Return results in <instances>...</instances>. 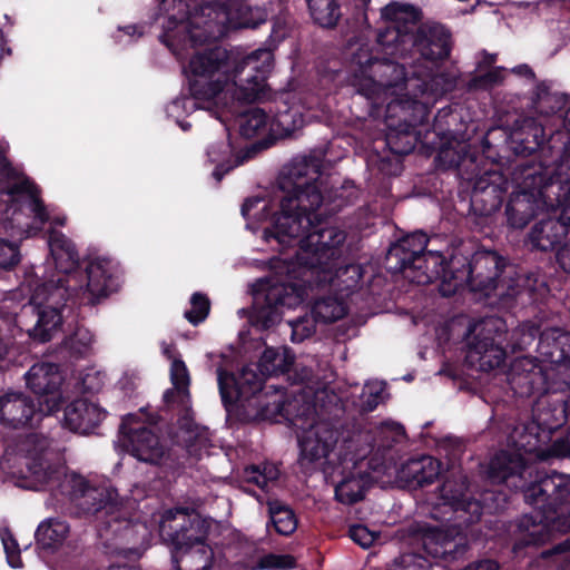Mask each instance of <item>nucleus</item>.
Segmentation results:
<instances>
[{
	"instance_id": "nucleus-33",
	"label": "nucleus",
	"mask_w": 570,
	"mask_h": 570,
	"mask_svg": "<svg viewBox=\"0 0 570 570\" xmlns=\"http://www.w3.org/2000/svg\"><path fill=\"white\" fill-rule=\"evenodd\" d=\"M107 412L87 399H76L62 410V426L71 432L89 434L97 429Z\"/></svg>"
},
{
	"instance_id": "nucleus-11",
	"label": "nucleus",
	"mask_w": 570,
	"mask_h": 570,
	"mask_svg": "<svg viewBox=\"0 0 570 570\" xmlns=\"http://www.w3.org/2000/svg\"><path fill=\"white\" fill-rule=\"evenodd\" d=\"M567 420L568 402L563 395L541 396L534 407V419L513 436L514 446L528 454L569 456L570 428L566 435Z\"/></svg>"
},
{
	"instance_id": "nucleus-30",
	"label": "nucleus",
	"mask_w": 570,
	"mask_h": 570,
	"mask_svg": "<svg viewBox=\"0 0 570 570\" xmlns=\"http://www.w3.org/2000/svg\"><path fill=\"white\" fill-rule=\"evenodd\" d=\"M561 209L562 214L559 218L541 219L531 228L528 242L532 249L552 252L562 247L561 245L570 234V217L566 216V212L570 208Z\"/></svg>"
},
{
	"instance_id": "nucleus-62",
	"label": "nucleus",
	"mask_w": 570,
	"mask_h": 570,
	"mask_svg": "<svg viewBox=\"0 0 570 570\" xmlns=\"http://www.w3.org/2000/svg\"><path fill=\"white\" fill-rule=\"evenodd\" d=\"M562 175L566 176V184H562L563 189H561V193H558V205L566 209L570 208V167H563L562 170L558 168L554 175L556 179H560Z\"/></svg>"
},
{
	"instance_id": "nucleus-16",
	"label": "nucleus",
	"mask_w": 570,
	"mask_h": 570,
	"mask_svg": "<svg viewBox=\"0 0 570 570\" xmlns=\"http://www.w3.org/2000/svg\"><path fill=\"white\" fill-rule=\"evenodd\" d=\"M429 101H391L386 107L384 124L386 127L385 146L391 154L406 156L417 142L431 148L430 132L422 136L424 125L430 117Z\"/></svg>"
},
{
	"instance_id": "nucleus-39",
	"label": "nucleus",
	"mask_w": 570,
	"mask_h": 570,
	"mask_svg": "<svg viewBox=\"0 0 570 570\" xmlns=\"http://www.w3.org/2000/svg\"><path fill=\"white\" fill-rule=\"evenodd\" d=\"M69 530V524L60 519L42 521L35 533L37 548L48 554L55 553L63 544Z\"/></svg>"
},
{
	"instance_id": "nucleus-5",
	"label": "nucleus",
	"mask_w": 570,
	"mask_h": 570,
	"mask_svg": "<svg viewBox=\"0 0 570 570\" xmlns=\"http://www.w3.org/2000/svg\"><path fill=\"white\" fill-rule=\"evenodd\" d=\"M364 275L360 264L341 265L340 261L321 267L294 282L258 281L254 286V305L252 320L256 325L267 330L282 320L283 308H295L301 305L313 287H330L350 297Z\"/></svg>"
},
{
	"instance_id": "nucleus-7",
	"label": "nucleus",
	"mask_w": 570,
	"mask_h": 570,
	"mask_svg": "<svg viewBox=\"0 0 570 570\" xmlns=\"http://www.w3.org/2000/svg\"><path fill=\"white\" fill-rule=\"evenodd\" d=\"M381 17L386 27L379 30L377 41L386 53L432 65L450 57L451 31L438 22L417 24L421 12L415 7L393 1L381 9Z\"/></svg>"
},
{
	"instance_id": "nucleus-23",
	"label": "nucleus",
	"mask_w": 570,
	"mask_h": 570,
	"mask_svg": "<svg viewBox=\"0 0 570 570\" xmlns=\"http://www.w3.org/2000/svg\"><path fill=\"white\" fill-rule=\"evenodd\" d=\"M521 535L514 541L513 551L519 552L530 546H541L550 539L552 530L570 532V512L524 514L518 522Z\"/></svg>"
},
{
	"instance_id": "nucleus-58",
	"label": "nucleus",
	"mask_w": 570,
	"mask_h": 570,
	"mask_svg": "<svg viewBox=\"0 0 570 570\" xmlns=\"http://www.w3.org/2000/svg\"><path fill=\"white\" fill-rule=\"evenodd\" d=\"M21 254L14 240L0 238V268L11 269L19 264Z\"/></svg>"
},
{
	"instance_id": "nucleus-6",
	"label": "nucleus",
	"mask_w": 570,
	"mask_h": 570,
	"mask_svg": "<svg viewBox=\"0 0 570 570\" xmlns=\"http://www.w3.org/2000/svg\"><path fill=\"white\" fill-rule=\"evenodd\" d=\"M47 244L57 271V279H49L46 286H55L53 297H76L80 304H100L120 288L117 265L108 258L90 261L81 268L75 243L62 232L49 228Z\"/></svg>"
},
{
	"instance_id": "nucleus-26",
	"label": "nucleus",
	"mask_w": 570,
	"mask_h": 570,
	"mask_svg": "<svg viewBox=\"0 0 570 570\" xmlns=\"http://www.w3.org/2000/svg\"><path fill=\"white\" fill-rule=\"evenodd\" d=\"M508 190V179L494 169L476 174L470 197V213L478 217H489L498 212Z\"/></svg>"
},
{
	"instance_id": "nucleus-20",
	"label": "nucleus",
	"mask_w": 570,
	"mask_h": 570,
	"mask_svg": "<svg viewBox=\"0 0 570 570\" xmlns=\"http://www.w3.org/2000/svg\"><path fill=\"white\" fill-rule=\"evenodd\" d=\"M422 554L432 563L448 566L465 556L469 542L465 535L442 530L429 524L417 529Z\"/></svg>"
},
{
	"instance_id": "nucleus-49",
	"label": "nucleus",
	"mask_w": 570,
	"mask_h": 570,
	"mask_svg": "<svg viewBox=\"0 0 570 570\" xmlns=\"http://www.w3.org/2000/svg\"><path fill=\"white\" fill-rule=\"evenodd\" d=\"M92 341L94 336L90 331L78 325L70 335L66 336L63 344L71 356L81 358L88 353Z\"/></svg>"
},
{
	"instance_id": "nucleus-13",
	"label": "nucleus",
	"mask_w": 570,
	"mask_h": 570,
	"mask_svg": "<svg viewBox=\"0 0 570 570\" xmlns=\"http://www.w3.org/2000/svg\"><path fill=\"white\" fill-rule=\"evenodd\" d=\"M439 490L442 505L448 507L451 513L444 519L459 529H469L481 520L484 512L497 513L507 503L505 494L492 490L483 491L480 500L469 497V480L461 466L446 471Z\"/></svg>"
},
{
	"instance_id": "nucleus-31",
	"label": "nucleus",
	"mask_w": 570,
	"mask_h": 570,
	"mask_svg": "<svg viewBox=\"0 0 570 570\" xmlns=\"http://www.w3.org/2000/svg\"><path fill=\"white\" fill-rule=\"evenodd\" d=\"M455 85V78L449 73H433L413 69L411 78L406 82L405 99L401 101H420L419 98L423 97L436 99L451 92Z\"/></svg>"
},
{
	"instance_id": "nucleus-34",
	"label": "nucleus",
	"mask_w": 570,
	"mask_h": 570,
	"mask_svg": "<svg viewBox=\"0 0 570 570\" xmlns=\"http://www.w3.org/2000/svg\"><path fill=\"white\" fill-rule=\"evenodd\" d=\"M543 362L570 368V333L560 328L544 331L537 342Z\"/></svg>"
},
{
	"instance_id": "nucleus-9",
	"label": "nucleus",
	"mask_w": 570,
	"mask_h": 570,
	"mask_svg": "<svg viewBox=\"0 0 570 570\" xmlns=\"http://www.w3.org/2000/svg\"><path fill=\"white\" fill-rule=\"evenodd\" d=\"M159 11L167 14L159 40L175 56L216 41L225 33L224 23L213 17L216 10L212 3H202L190 12L184 0H159Z\"/></svg>"
},
{
	"instance_id": "nucleus-51",
	"label": "nucleus",
	"mask_w": 570,
	"mask_h": 570,
	"mask_svg": "<svg viewBox=\"0 0 570 570\" xmlns=\"http://www.w3.org/2000/svg\"><path fill=\"white\" fill-rule=\"evenodd\" d=\"M190 309L185 311L184 317L194 326L203 323L210 312V299L202 292H195L190 296Z\"/></svg>"
},
{
	"instance_id": "nucleus-48",
	"label": "nucleus",
	"mask_w": 570,
	"mask_h": 570,
	"mask_svg": "<svg viewBox=\"0 0 570 570\" xmlns=\"http://www.w3.org/2000/svg\"><path fill=\"white\" fill-rule=\"evenodd\" d=\"M302 122V115L297 108L286 104L278 106L273 116V125L282 130L284 136H291Z\"/></svg>"
},
{
	"instance_id": "nucleus-43",
	"label": "nucleus",
	"mask_w": 570,
	"mask_h": 570,
	"mask_svg": "<svg viewBox=\"0 0 570 570\" xmlns=\"http://www.w3.org/2000/svg\"><path fill=\"white\" fill-rule=\"evenodd\" d=\"M561 128H549L548 146L558 154L559 168L570 167V107L560 118Z\"/></svg>"
},
{
	"instance_id": "nucleus-22",
	"label": "nucleus",
	"mask_w": 570,
	"mask_h": 570,
	"mask_svg": "<svg viewBox=\"0 0 570 570\" xmlns=\"http://www.w3.org/2000/svg\"><path fill=\"white\" fill-rule=\"evenodd\" d=\"M27 387L36 395L40 406L47 414L58 413L65 403L61 394V385L65 377L60 366L55 363H36L24 374Z\"/></svg>"
},
{
	"instance_id": "nucleus-64",
	"label": "nucleus",
	"mask_w": 570,
	"mask_h": 570,
	"mask_svg": "<svg viewBox=\"0 0 570 570\" xmlns=\"http://www.w3.org/2000/svg\"><path fill=\"white\" fill-rule=\"evenodd\" d=\"M189 399L190 396L180 394L175 387L166 390L163 395V401L167 406H171L175 403H178L185 407L189 402Z\"/></svg>"
},
{
	"instance_id": "nucleus-12",
	"label": "nucleus",
	"mask_w": 570,
	"mask_h": 570,
	"mask_svg": "<svg viewBox=\"0 0 570 570\" xmlns=\"http://www.w3.org/2000/svg\"><path fill=\"white\" fill-rule=\"evenodd\" d=\"M0 196H8L6 213L11 212V217L0 223V229L13 239L38 236L51 220L40 187L27 176L0 186Z\"/></svg>"
},
{
	"instance_id": "nucleus-36",
	"label": "nucleus",
	"mask_w": 570,
	"mask_h": 570,
	"mask_svg": "<svg viewBox=\"0 0 570 570\" xmlns=\"http://www.w3.org/2000/svg\"><path fill=\"white\" fill-rule=\"evenodd\" d=\"M568 96L560 92H551L544 82L535 87L532 97V108L543 122L548 125V118H552L553 126L560 127V118L564 117Z\"/></svg>"
},
{
	"instance_id": "nucleus-25",
	"label": "nucleus",
	"mask_w": 570,
	"mask_h": 570,
	"mask_svg": "<svg viewBox=\"0 0 570 570\" xmlns=\"http://www.w3.org/2000/svg\"><path fill=\"white\" fill-rule=\"evenodd\" d=\"M52 415L23 392L9 391L0 396V424L7 429H35Z\"/></svg>"
},
{
	"instance_id": "nucleus-57",
	"label": "nucleus",
	"mask_w": 570,
	"mask_h": 570,
	"mask_svg": "<svg viewBox=\"0 0 570 570\" xmlns=\"http://www.w3.org/2000/svg\"><path fill=\"white\" fill-rule=\"evenodd\" d=\"M170 381L173 386L183 395L190 396V377L185 362L180 358L174 360L170 366Z\"/></svg>"
},
{
	"instance_id": "nucleus-14",
	"label": "nucleus",
	"mask_w": 570,
	"mask_h": 570,
	"mask_svg": "<svg viewBox=\"0 0 570 570\" xmlns=\"http://www.w3.org/2000/svg\"><path fill=\"white\" fill-rule=\"evenodd\" d=\"M469 124L461 110L445 106L436 112L433 122L431 149L438 151L436 159L448 168L476 166L478 156L471 150Z\"/></svg>"
},
{
	"instance_id": "nucleus-60",
	"label": "nucleus",
	"mask_w": 570,
	"mask_h": 570,
	"mask_svg": "<svg viewBox=\"0 0 570 570\" xmlns=\"http://www.w3.org/2000/svg\"><path fill=\"white\" fill-rule=\"evenodd\" d=\"M383 384H366L361 394V412H373L382 402Z\"/></svg>"
},
{
	"instance_id": "nucleus-35",
	"label": "nucleus",
	"mask_w": 570,
	"mask_h": 570,
	"mask_svg": "<svg viewBox=\"0 0 570 570\" xmlns=\"http://www.w3.org/2000/svg\"><path fill=\"white\" fill-rule=\"evenodd\" d=\"M442 463L431 455L411 458L402 464L400 479L412 488H424L441 475Z\"/></svg>"
},
{
	"instance_id": "nucleus-46",
	"label": "nucleus",
	"mask_w": 570,
	"mask_h": 570,
	"mask_svg": "<svg viewBox=\"0 0 570 570\" xmlns=\"http://www.w3.org/2000/svg\"><path fill=\"white\" fill-rule=\"evenodd\" d=\"M570 552V538L543 549L532 562V570H561Z\"/></svg>"
},
{
	"instance_id": "nucleus-17",
	"label": "nucleus",
	"mask_w": 570,
	"mask_h": 570,
	"mask_svg": "<svg viewBox=\"0 0 570 570\" xmlns=\"http://www.w3.org/2000/svg\"><path fill=\"white\" fill-rule=\"evenodd\" d=\"M406 59H410L409 56L386 53L377 40L375 48L361 46L352 56V63L357 67L356 72L367 82L361 87L360 92L371 98L381 89L399 88L406 91V82L412 71L400 61Z\"/></svg>"
},
{
	"instance_id": "nucleus-54",
	"label": "nucleus",
	"mask_w": 570,
	"mask_h": 570,
	"mask_svg": "<svg viewBox=\"0 0 570 570\" xmlns=\"http://www.w3.org/2000/svg\"><path fill=\"white\" fill-rule=\"evenodd\" d=\"M296 567L292 554L266 553L258 558L256 568L261 570H291Z\"/></svg>"
},
{
	"instance_id": "nucleus-42",
	"label": "nucleus",
	"mask_w": 570,
	"mask_h": 570,
	"mask_svg": "<svg viewBox=\"0 0 570 570\" xmlns=\"http://www.w3.org/2000/svg\"><path fill=\"white\" fill-rule=\"evenodd\" d=\"M317 158V156H315ZM321 160V169L323 168V160L318 157ZM322 175L318 178V186L322 191L323 196V203L321 204V208L324 207L323 214H330L334 215L338 212H341L343 208L347 206L354 205L360 196L358 189L354 185H342L338 188H332L328 190L327 195L323 194L322 190V181H321Z\"/></svg>"
},
{
	"instance_id": "nucleus-8",
	"label": "nucleus",
	"mask_w": 570,
	"mask_h": 570,
	"mask_svg": "<svg viewBox=\"0 0 570 570\" xmlns=\"http://www.w3.org/2000/svg\"><path fill=\"white\" fill-rule=\"evenodd\" d=\"M466 358L478 363L480 371L489 372L504 364L509 353L529 350L543 333L531 321L518 325L510 333L500 317H487L469 328Z\"/></svg>"
},
{
	"instance_id": "nucleus-1",
	"label": "nucleus",
	"mask_w": 570,
	"mask_h": 570,
	"mask_svg": "<svg viewBox=\"0 0 570 570\" xmlns=\"http://www.w3.org/2000/svg\"><path fill=\"white\" fill-rule=\"evenodd\" d=\"M429 238L423 232L406 235L392 244L385 266L392 274H402L411 283L428 285L440 282L443 297L460 288L485 297L492 294L510 305L525 306L537 301L531 277L519 275L515 267L495 249L462 245L446 258L439 252H426Z\"/></svg>"
},
{
	"instance_id": "nucleus-29",
	"label": "nucleus",
	"mask_w": 570,
	"mask_h": 570,
	"mask_svg": "<svg viewBox=\"0 0 570 570\" xmlns=\"http://www.w3.org/2000/svg\"><path fill=\"white\" fill-rule=\"evenodd\" d=\"M341 433L333 422L322 421L307 431L298 441L299 459L303 469L325 459L338 442Z\"/></svg>"
},
{
	"instance_id": "nucleus-18",
	"label": "nucleus",
	"mask_w": 570,
	"mask_h": 570,
	"mask_svg": "<svg viewBox=\"0 0 570 570\" xmlns=\"http://www.w3.org/2000/svg\"><path fill=\"white\" fill-rule=\"evenodd\" d=\"M43 287L48 292L46 301L35 304V297H32L30 305L24 307L20 317L21 328H24L32 342L40 344L52 340L55 333L62 325L66 311L71 312L75 307L97 305L80 304L79 299H76V297L71 298L69 295L62 297L56 295L53 297L55 286H46L43 284Z\"/></svg>"
},
{
	"instance_id": "nucleus-2",
	"label": "nucleus",
	"mask_w": 570,
	"mask_h": 570,
	"mask_svg": "<svg viewBox=\"0 0 570 570\" xmlns=\"http://www.w3.org/2000/svg\"><path fill=\"white\" fill-rule=\"evenodd\" d=\"M321 160L316 157H297L283 168L277 185L283 193L279 210L266 227V242L276 240L282 247L297 246L294 259L284 266L285 277L263 281L294 282L314 271L340 261L346 239L344 230L330 226L318 213L323 196L318 186Z\"/></svg>"
},
{
	"instance_id": "nucleus-50",
	"label": "nucleus",
	"mask_w": 570,
	"mask_h": 570,
	"mask_svg": "<svg viewBox=\"0 0 570 570\" xmlns=\"http://www.w3.org/2000/svg\"><path fill=\"white\" fill-rule=\"evenodd\" d=\"M364 495L362 482L355 478H345L335 487V499L343 504H354Z\"/></svg>"
},
{
	"instance_id": "nucleus-10",
	"label": "nucleus",
	"mask_w": 570,
	"mask_h": 570,
	"mask_svg": "<svg viewBox=\"0 0 570 570\" xmlns=\"http://www.w3.org/2000/svg\"><path fill=\"white\" fill-rule=\"evenodd\" d=\"M517 181L505 205L507 224L513 229H523L543 209L562 208L558 205L562 180L548 174L542 165L520 164L513 171Z\"/></svg>"
},
{
	"instance_id": "nucleus-4",
	"label": "nucleus",
	"mask_w": 570,
	"mask_h": 570,
	"mask_svg": "<svg viewBox=\"0 0 570 570\" xmlns=\"http://www.w3.org/2000/svg\"><path fill=\"white\" fill-rule=\"evenodd\" d=\"M35 480L43 490L59 500H69L86 517L99 522V534L107 540L128 544L134 541L137 524L124 517L119 494L110 487H91L80 474L67 472L63 464H51L35 459L29 466Z\"/></svg>"
},
{
	"instance_id": "nucleus-44",
	"label": "nucleus",
	"mask_w": 570,
	"mask_h": 570,
	"mask_svg": "<svg viewBox=\"0 0 570 570\" xmlns=\"http://www.w3.org/2000/svg\"><path fill=\"white\" fill-rule=\"evenodd\" d=\"M293 363L294 356L286 348L281 352L267 346L259 357L258 367L263 375H278L289 372Z\"/></svg>"
},
{
	"instance_id": "nucleus-61",
	"label": "nucleus",
	"mask_w": 570,
	"mask_h": 570,
	"mask_svg": "<svg viewBox=\"0 0 570 570\" xmlns=\"http://www.w3.org/2000/svg\"><path fill=\"white\" fill-rule=\"evenodd\" d=\"M348 537L362 548H368L374 542V533L364 524H352L348 528Z\"/></svg>"
},
{
	"instance_id": "nucleus-3",
	"label": "nucleus",
	"mask_w": 570,
	"mask_h": 570,
	"mask_svg": "<svg viewBox=\"0 0 570 570\" xmlns=\"http://www.w3.org/2000/svg\"><path fill=\"white\" fill-rule=\"evenodd\" d=\"M273 66L274 56L268 49H257L240 61L233 60L230 51L218 45L196 51L185 69L190 97L176 99L173 106L195 108L196 101L216 98L229 83L235 86L237 100L255 102L265 96Z\"/></svg>"
},
{
	"instance_id": "nucleus-32",
	"label": "nucleus",
	"mask_w": 570,
	"mask_h": 570,
	"mask_svg": "<svg viewBox=\"0 0 570 570\" xmlns=\"http://www.w3.org/2000/svg\"><path fill=\"white\" fill-rule=\"evenodd\" d=\"M267 147L268 144L265 140H261L234 155L233 145L229 140L212 144L207 149V156L210 163L216 164L213 177L217 183H220L230 170L243 165Z\"/></svg>"
},
{
	"instance_id": "nucleus-53",
	"label": "nucleus",
	"mask_w": 570,
	"mask_h": 570,
	"mask_svg": "<svg viewBox=\"0 0 570 570\" xmlns=\"http://www.w3.org/2000/svg\"><path fill=\"white\" fill-rule=\"evenodd\" d=\"M432 564L421 552H406L396 558L389 570H432Z\"/></svg>"
},
{
	"instance_id": "nucleus-27",
	"label": "nucleus",
	"mask_w": 570,
	"mask_h": 570,
	"mask_svg": "<svg viewBox=\"0 0 570 570\" xmlns=\"http://www.w3.org/2000/svg\"><path fill=\"white\" fill-rule=\"evenodd\" d=\"M548 140L547 124L533 117H527L515 122L508 136V146L515 156L527 157L538 150L547 151L553 158L557 171L558 154L549 148Z\"/></svg>"
},
{
	"instance_id": "nucleus-52",
	"label": "nucleus",
	"mask_w": 570,
	"mask_h": 570,
	"mask_svg": "<svg viewBox=\"0 0 570 570\" xmlns=\"http://www.w3.org/2000/svg\"><path fill=\"white\" fill-rule=\"evenodd\" d=\"M504 72L503 67H493L484 73L471 77L468 87L471 90H491L503 82Z\"/></svg>"
},
{
	"instance_id": "nucleus-37",
	"label": "nucleus",
	"mask_w": 570,
	"mask_h": 570,
	"mask_svg": "<svg viewBox=\"0 0 570 570\" xmlns=\"http://www.w3.org/2000/svg\"><path fill=\"white\" fill-rule=\"evenodd\" d=\"M527 466L523 455L502 450L491 459L488 476L494 483H505L510 478H521Z\"/></svg>"
},
{
	"instance_id": "nucleus-15",
	"label": "nucleus",
	"mask_w": 570,
	"mask_h": 570,
	"mask_svg": "<svg viewBox=\"0 0 570 570\" xmlns=\"http://www.w3.org/2000/svg\"><path fill=\"white\" fill-rule=\"evenodd\" d=\"M262 375L249 365H244L236 373L222 367L217 370L219 394L229 419L247 423L263 415Z\"/></svg>"
},
{
	"instance_id": "nucleus-45",
	"label": "nucleus",
	"mask_w": 570,
	"mask_h": 570,
	"mask_svg": "<svg viewBox=\"0 0 570 570\" xmlns=\"http://www.w3.org/2000/svg\"><path fill=\"white\" fill-rule=\"evenodd\" d=\"M313 21L322 28L336 27L342 17L341 6L336 0H306Z\"/></svg>"
},
{
	"instance_id": "nucleus-41",
	"label": "nucleus",
	"mask_w": 570,
	"mask_h": 570,
	"mask_svg": "<svg viewBox=\"0 0 570 570\" xmlns=\"http://www.w3.org/2000/svg\"><path fill=\"white\" fill-rule=\"evenodd\" d=\"M346 298L337 292H334V295L320 296L312 305V315L320 323H334L347 314Z\"/></svg>"
},
{
	"instance_id": "nucleus-63",
	"label": "nucleus",
	"mask_w": 570,
	"mask_h": 570,
	"mask_svg": "<svg viewBox=\"0 0 570 570\" xmlns=\"http://www.w3.org/2000/svg\"><path fill=\"white\" fill-rule=\"evenodd\" d=\"M0 177L9 180L19 178V174L7 158V148L0 145Z\"/></svg>"
},
{
	"instance_id": "nucleus-24",
	"label": "nucleus",
	"mask_w": 570,
	"mask_h": 570,
	"mask_svg": "<svg viewBox=\"0 0 570 570\" xmlns=\"http://www.w3.org/2000/svg\"><path fill=\"white\" fill-rule=\"evenodd\" d=\"M524 500L537 511L556 512L570 503V475L553 471L530 484L524 491Z\"/></svg>"
},
{
	"instance_id": "nucleus-28",
	"label": "nucleus",
	"mask_w": 570,
	"mask_h": 570,
	"mask_svg": "<svg viewBox=\"0 0 570 570\" xmlns=\"http://www.w3.org/2000/svg\"><path fill=\"white\" fill-rule=\"evenodd\" d=\"M508 383L518 397L537 395L531 420L534 419V407L541 396L560 395L559 393L547 392V374L537 360L530 357H520L513 361L508 373Z\"/></svg>"
},
{
	"instance_id": "nucleus-56",
	"label": "nucleus",
	"mask_w": 570,
	"mask_h": 570,
	"mask_svg": "<svg viewBox=\"0 0 570 570\" xmlns=\"http://www.w3.org/2000/svg\"><path fill=\"white\" fill-rule=\"evenodd\" d=\"M403 156L391 154L387 149L384 154H376L373 161L379 171L385 176H399L403 170Z\"/></svg>"
},
{
	"instance_id": "nucleus-40",
	"label": "nucleus",
	"mask_w": 570,
	"mask_h": 570,
	"mask_svg": "<svg viewBox=\"0 0 570 570\" xmlns=\"http://www.w3.org/2000/svg\"><path fill=\"white\" fill-rule=\"evenodd\" d=\"M269 520L266 524L267 530L271 528L284 537H288L297 529L298 520L294 510L286 503L274 499L266 502Z\"/></svg>"
},
{
	"instance_id": "nucleus-38",
	"label": "nucleus",
	"mask_w": 570,
	"mask_h": 570,
	"mask_svg": "<svg viewBox=\"0 0 570 570\" xmlns=\"http://www.w3.org/2000/svg\"><path fill=\"white\" fill-rule=\"evenodd\" d=\"M171 563L175 570H209L213 561V550L208 544L200 548H171Z\"/></svg>"
},
{
	"instance_id": "nucleus-59",
	"label": "nucleus",
	"mask_w": 570,
	"mask_h": 570,
	"mask_svg": "<svg viewBox=\"0 0 570 570\" xmlns=\"http://www.w3.org/2000/svg\"><path fill=\"white\" fill-rule=\"evenodd\" d=\"M0 535L9 566L14 569L21 568L22 560L20 549L14 535L8 528L1 530Z\"/></svg>"
},
{
	"instance_id": "nucleus-47",
	"label": "nucleus",
	"mask_w": 570,
	"mask_h": 570,
	"mask_svg": "<svg viewBox=\"0 0 570 570\" xmlns=\"http://www.w3.org/2000/svg\"><path fill=\"white\" fill-rule=\"evenodd\" d=\"M269 116L262 108L250 109L239 126V134L244 138H253L264 131L268 125Z\"/></svg>"
},
{
	"instance_id": "nucleus-21",
	"label": "nucleus",
	"mask_w": 570,
	"mask_h": 570,
	"mask_svg": "<svg viewBox=\"0 0 570 570\" xmlns=\"http://www.w3.org/2000/svg\"><path fill=\"white\" fill-rule=\"evenodd\" d=\"M160 531L171 548H200L207 544L208 527L199 514H190L184 509L168 510L163 518Z\"/></svg>"
},
{
	"instance_id": "nucleus-19",
	"label": "nucleus",
	"mask_w": 570,
	"mask_h": 570,
	"mask_svg": "<svg viewBox=\"0 0 570 570\" xmlns=\"http://www.w3.org/2000/svg\"><path fill=\"white\" fill-rule=\"evenodd\" d=\"M120 433L125 450L140 462L161 465L166 456V448L159 436L148 426L139 422L134 414H128L120 424Z\"/></svg>"
},
{
	"instance_id": "nucleus-55",
	"label": "nucleus",
	"mask_w": 570,
	"mask_h": 570,
	"mask_svg": "<svg viewBox=\"0 0 570 570\" xmlns=\"http://www.w3.org/2000/svg\"><path fill=\"white\" fill-rule=\"evenodd\" d=\"M318 321L312 315L299 316L293 321H289L292 330L291 341L293 343H302L304 340L311 337L316 331V323Z\"/></svg>"
}]
</instances>
